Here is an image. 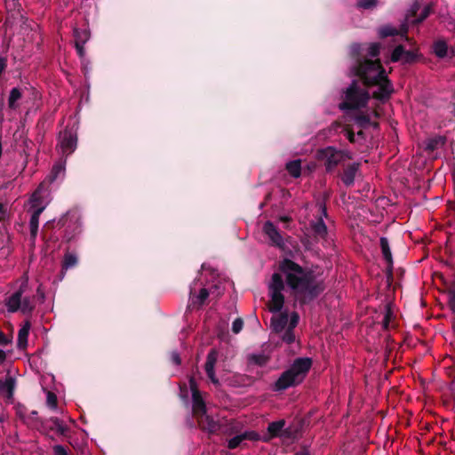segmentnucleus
<instances>
[{
    "instance_id": "1",
    "label": "nucleus",
    "mask_w": 455,
    "mask_h": 455,
    "mask_svg": "<svg viewBox=\"0 0 455 455\" xmlns=\"http://www.w3.org/2000/svg\"><path fill=\"white\" fill-rule=\"evenodd\" d=\"M280 273H274L268 283L269 309L274 313L271 317L272 330L283 341L291 343L295 339L293 329L299 323V316L296 312L288 314L281 312L284 303L283 291L285 284L291 290L296 300L306 303L318 296L324 289L323 280L315 272L303 267L289 259L279 263Z\"/></svg>"
},
{
    "instance_id": "2",
    "label": "nucleus",
    "mask_w": 455,
    "mask_h": 455,
    "mask_svg": "<svg viewBox=\"0 0 455 455\" xmlns=\"http://www.w3.org/2000/svg\"><path fill=\"white\" fill-rule=\"evenodd\" d=\"M354 73L363 80L364 85L376 88L372 95L378 100H387L394 92L393 85L379 60H364L354 68Z\"/></svg>"
},
{
    "instance_id": "3",
    "label": "nucleus",
    "mask_w": 455,
    "mask_h": 455,
    "mask_svg": "<svg viewBox=\"0 0 455 455\" xmlns=\"http://www.w3.org/2000/svg\"><path fill=\"white\" fill-rule=\"evenodd\" d=\"M189 387L192 394L193 414L196 418L199 426L209 432H215L218 429V423L207 413L206 405L194 378L189 379Z\"/></svg>"
},
{
    "instance_id": "4",
    "label": "nucleus",
    "mask_w": 455,
    "mask_h": 455,
    "mask_svg": "<svg viewBox=\"0 0 455 455\" xmlns=\"http://www.w3.org/2000/svg\"><path fill=\"white\" fill-rule=\"evenodd\" d=\"M311 367L309 358H298L275 382L276 390H284L300 383Z\"/></svg>"
},
{
    "instance_id": "5",
    "label": "nucleus",
    "mask_w": 455,
    "mask_h": 455,
    "mask_svg": "<svg viewBox=\"0 0 455 455\" xmlns=\"http://www.w3.org/2000/svg\"><path fill=\"white\" fill-rule=\"evenodd\" d=\"M369 100L370 94L367 90L357 81H353L345 92L344 101L339 104V108L360 109L366 106Z\"/></svg>"
},
{
    "instance_id": "6",
    "label": "nucleus",
    "mask_w": 455,
    "mask_h": 455,
    "mask_svg": "<svg viewBox=\"0 0 455 455\" xmlns=\"http://www.w3.org/2000/svg\"><path fill=\"white\" fill-rule=\"evenodd\" d=\"M315 157L319 161L324 162L326 170L330 172L346 159H351L352 156L348 151L339 150L333 147H326L324 148L318 149L315 154Z\"/></svg>"
},
{
    "instance_id": "7",
    "label": "nucleus",
    "mask_w": 455,
    "mask_h": 455,
    "mask_svg": "<svg viewBox=\"0 0 455 455\" xmlns=\"http://www.w3.org/2000/svg\"><path fill=\"white\" fill-rule=\"evenodd\" d=\"M77 146V126L76 124L69 128L60 132L58 137L57 150L62 156L67 157L71 155Z\"/></svg>"
},
{
    "instance_id": "8",
    "label": "nucleus",
    "mask_w": 455,
    "mask_h": 455,
    "mask_svg": "<svg viewBox=\"0 0 455 455\" xmlns=\"http://www.w3.org/2000/svg\"><path fill=\"white\" fill-rule=\"evenodd\" d=\"M6 307L11 313L20 310L23 314H28L34 309L35 304L30 297H22V288H20L7 299Z\"/></svg>"
},
{
    "instance_id": "9",
    "label": "nucleus",
    "mask_w": 455,
    "mask_h": 455,
    "mask_svg": "<svg viewBox=\"0 0 455 455\" xmlns=\"http://www.w3.org/2000/svg\"><path fill=\"white\" fill-rule=\"evenodd\" d=\"M315 209L319 216L316 220L311 221V228L315 235L323 238L327 235V227L323 222V218L327 216L326 209L323 204H316Z\"/></svg>"
},
{
    "instance_id": "10",
    "label": "nucleus",
    "mask_w": 455,
    "mask_h": 455,
    "mask_svg": "<svg viewBox=\"0 0 455 455\" xmlns=\"http://www.w3.org/2000/svg\"><path fill=\"white\" fill-rule=\"evenodd\" d=\"M262 231L272 245L279 248H283L284 246L283 237L278 228L271 221L264 223Z\"/></svg>"
},
{
    "instance_id": "11",
    "label": "nucleus",
    "mask_w": 455,
    "mask_h": 455,
    "mask_svg": "<svg viewBox=\"0 0 455 455\" xmlns=\"http://www.w3.org/2000/svg\"><path fill=\"white\" fill-rule=\"evenodd\" d=\"M259 439V435L255 431H245L228 440V447L229 449H235L245 440L257 441Z\"/></svg>"
},
{
    "instance_id": "12",
    "label": "nucleus",
    "mask_w": 455,
    "mask_h": 455,
    "mask_svg": "<svg viewBox=\"0 0 455 455\" xmlns=\"http://www.w3.org/2000/svg\"><path fill=\"white\" fill-rule=\"evenodd\" d=\"M415 58L414 53L411 51H405L403 46L399 45L395 48L392 52V61H403L405 63L411 62Z\"/></svg>"
},
{
    "instance_id": "13",
    "label": "nucleus",
    "mask_w": 455,
    "mask_h": 455,
    "mask_svg": "<svg viewBox=\"0 0 455 455\" xmlns=\"http://www.w3.org/2000/svg\"><path fill=\"white\" fill-rule=\"evenodd\" d=\"M66 172V158H61L60 161L55 163L51 173L47 177L49 182H54L59 179H63Z\"/></svg>"
},
{
    "instance_id": "14",
    "label": "nucleus",
    "mask_w": 455,
    "mask_h": 455,
    "mask_svg": "<svg viewBox=\"0 0 455 455\" xmlns=\"http://www.w3.org/2000/svg\"><path fill=\"white\" fill-rule=\"evenodd\" d=\"M216 361H217V353H216V351L212 350L207 355V360L205 363V371H206L209 379L214 384H218V382H219L215 376V373H214V365L216 363Z\"/></svg>"
},
{
    "instance_id": "15",
    "label": "nucleus",
    "mask_w": 455,
    "mask_h": 455,
    "mask_svg": "<svg viewBox=\"0 0 455 455\" xmlns=\"http://www.w3.org/2000/svg\"><path fill=\"white\" fill-rule=\"evenodd\" d=\"M44 206H40L39 208H37L36 211L33 212L32 216L30 218L29 228H30L31 240L33 242H35V240H36L37 231H38V227H39V217H40L41 213L44 212Z\"/></svg>"
},
{
    "instance_id": "16",
    "label": "nucleus",
    "mask_w": 455,
    "mask_h": 455,
    "mask_svg": "<svg viewBox=\"0 0 455 455\" xmlns=\"http://www.w3.org/2000/svg\"><path fill=\"white\" fill-rule=\"evenodd\" d=\"M30 331V323L27 321L18 332V347L24 349L28 346V337Z\"/></svg>"
},
{
    "instance_id": "17",
    "label": "nucleus",
    "mask_w": 455,
    "mask_h": 455,
    "mask_svg": "<svg viewBox=\"0 0 455 455\" xmlns=\"http://www.w3.org/2000/svg\"><path fill=\"white\" fill-rule=\"evenodd\" d=\"M359 164H353L349 165L345 171L342 175V181L347 186H351L354 184L355 175L358 172Z\"/></svg>"
},
{
    "instance_id": "18",
    "label": "nucleus",
    "mask_w": 455,
    "mask_h": 455,
    "mask_svg": "<svg viewBox=\"0 0 455 455\" xmlns=\"http://www.w3.org/2000/svg\"><path fill=\"white\" fill-rule=\"evenodd\" d=\"M380 248H381L383 258L385 259V260L387 261L388 266H392L393 265V257H392L388 240L386 237L380 238Z\"/></svg>"
},
{
    "instance_id": "19",
    "label": "nucleus",
    "mask_w": 455,
    "mask_h": 455,
    "mask_svg": "<svg viewBox=\"0 0 455 455\" xmlns=\"http://www.w3.org/2000/svg\"><path fill=\"white\" fill-rule=\"evenodd\" d=\"M445 140L442 136H435L426 141V149L434 151L444 145Z\"/></svg>"
},
{
    "instance_id": "20",
    "label": "nucleus",
    "mask_w": 455,
    "mask_h": 455,
    "mask_svg": "<svg viewBox=\"0 0 455 455\" xmlns=\"http://www.w3.org/2000/svg\"><path fill=\"white\" fill-rule=\"evenodd\" d=\"M286 169L292 177L299 178L301 172L300 160H294L287 163Z\"/></svg>"
},
{
    "instance_id": "21",
    "label": "nucleus",
    "mask_w": 455,
    "mask_h": 455,
    "mask_svg": "<svg viewBox=\"0 0 455 455\" xmlns=\"http://www.w3.org/2000/svg\"><path fill=\"white\" fill-rule=\"evenodd\" d=\"M41 189L42 188L40 187L38 189H36L33 195L31 196V198L29 200V204H30V207L36 211L37 208H39L40 206H44L45 207V204L43 203L42 201V196H41Z\"/></svg>"
},
{
    "instance_id": "22",
    "label": "nucleus",
    "mask_w": 455,
    "mask_h": 455,
    "mask_svg": "<svg viewBox=\"0 0 455 455\" xmlns=\"http://www.w3.org/2000/svg\"><path fill=\"white\" fill-rule=\"evenodd\" d=\"M21 91L19 88H13L12 89L9 99H8V104L11 108H16L18 106V101L21 98Z\"/></svg>"
},
{
    "instance_id": "23",
    "label": "nucleus",
    "mask_w": 455,
    "mask_h": 455,
    "mask_svg": "<svg viewBox=\"0 0 455 455\" xmlns=\"http://www.w3.org/2000/svg\"><path fill=\"white\" fill-rule=\"evenodd\" d=\"M49 422L57 429L58 433L61 435H66L68 432V427L64 425L63 421L59 418L53 417L49 419Z\"/></svg>"
},
{
    "instance_id": "24",
    "label": "nucleus",
    "mask_w": 455,
    "mask_h": 455,
    "mask_svg": "<svg viewBox=\"0 0 455 455\" xmlns=\"http://www.w3.org/2000/svg\"><path fill=\"white\" fill-rule=\"evenodd\" d=\"M372 116H378L377 112H372L370 115H360L355 117V122L359 127H365L370 124Z\"/></svg>"
},
{
    "instance_id": "25",
    "label": "nucleus",
    "mask_w": 455,
    "mask_h": 455,
    "mask_svg": "<svg viewBox=\"0 0 455 455\" xmlns=\"http://www.w3.org/2000/svg\"><path fill=\"white\" fill-rule=\"evenodd\" d=\"M284 425V420H277L271 422L267 427V431L272 436H276L281 432Z\"/></svg>"
},
{
    "instance_id": "26",
    "label": "nucleus",
    "mask_w": 455,
    "mask_h": 455,
    "mask_svg": "<svg viewBox=\"0 0 455 455\" xmlns=\"http://www.w3.org/2000/svg\"><path fill=\"white\" fill-rule=\"evenodd\" d=\"M14 387V380L12 378H8L4 381L0 382V392H6L9 396L12 395Z\"/></svg>"
},
{
    "instance_id": "27",
    "label": "nucleus",
    "mask_w": 455,
    "mask_h": 455,
    "mask_svg": "<svg viewBox=\"0 0 455 455\" xmlns=\"http://www.w3.org/2000/svg\"><path fill=\"white\" fill-rule=\"evenodd\" d=\"M74 36L76 42L84 44L90 37L89 32L86 29H75Z\"/></svg>"
},
{
    "instance_id": "28",
    "label": "nucleus",
    "mask_w": 455,
    "mask_h": 455,
    "mask_svg": "<svg viewBox=\"0 0 455 455\" xmlns=\"http://www.w3.org/2000/svg\"><path fill=\"white\" fill-rule=\"evenodd\" d=\"M434 52L436 56L443 58L447 54V45L444 42L439 41L434 44Z\"/></svg>"
},
{
    "instance_id": "29",
    "label": "nucleus",
    "mask_w": 455,
    "mask_h": 455,
    "mask_svg": "<svg viewBox=\"0 0 455 455\" xmlns=\"http://www.w3.org/2000/svg\"><path fill=\"white\" fill-rule=\"evenodd\" d=\"M77 263V258L74 254H67L64 258L63 261V268L68 269L74 266H76Z\"/></svg>"
},
{
    "instance_id": "30",
    "label": "nucleus",
    "mask_w": 455,
    "mask_h": 455,
    "mask_svg": "<svg viewBox=\"0 0 455 455\" xmlns=\"http://www.w3.org/2000/svg\"><path fill=\"white\" fill-rule=\"evenodd\" d=\"M379 34L381 37H387L396 34V30L390 26H384L379 28Z\"/></svg>"
},
{
    "instance_id": "31",
    "label": "nucleus",
    "mask_w": 455,
    "mask_h": 455,
    "mask_svg": "<svg viewBox=\"0 0 455 455\" xmlns=\"http://www.w3.org/2000/svg\"><path fill=\"white\" fill-rule=\"evenodd\" d=\"M380 46L377 43H372L368 48V56L371 58H376L379 56Z\"/></svg>"
},
{
    "instance_id": "32",
    "label": "nucleus",
    "mask_w": 455,
    "mask_h": 455,
    "mask_svg": "<svg viewBox=\"0 0 455 455\" xmlns=\"http://www.w3.org/2000/svg\"><path fill=\"white\" fill-rule=\"evenodd\" d=\"M430 13V6H425L424 9L422 10L421 13H420V16L415 20H412L411 18H408V20H410L411 22L412 23H419V22H421L422 20H424Z\"/></svg>"
},
{
    "instance_id": "33",
    "label": "nucleus",
    "mask_w": 455,
    "mask_h": 455,
    "mask_svg": "<svg viewBox=\"0 0 455 455\" xmlns=\"http://www.w3.org/2000/svg\"><path fill=\"white\" fill-rule=\"evenodd\" d=\"M357 5L363 9H371L377 5V0H359Z\"/></svg>"
},
{
    "instance_id": "34",
    "label": "nucleus",
    "mask_w": 455,
    "mask_h": 455,
    "mask_svg": "<svg viewBox=\"0 0 455 455\" xmlns=\"http://www.w3.org/2000/svg\"><path fill=\"white\" fill-rule=\"evenodd\" d=\"M46 403H47V405L51 409L56 410V408H57V396L55 395V394H53L52 392H48L47 393Z\"/></svg>"
},
{
    "instance_id": "35",
    "label": "nucleus",
    "mask_w": 455,
    "mask_h": 455,
    "mask_svg": "<svg viewBox=\"0 0 455 455\" xmlns=\"http://www.w3.org/2000/svg\"><path fill=\"white\" fill-rule=\"evenodd\" d=\"M209 292L205 288H202L199 294L196 296V302L199 306L203 305L205 299L208 298Z\"/></svg>"
},
{
    "instance_id": "36",
    "label": "nucleus",
    "mask_w": 455,
    "mask_h": 455,
    "mask_svg": "<svg viewBox=\"0 0 455 455\" xmlns=\"http://www.w3.org/2000/svg\"><path fill=\"white\" fill-rule=\"evenodd\" d=\"M267 357L262 355H252L251 356V362L255 363L259 365H263L267 363Z\"/></svg>"
},
{
    "instance_id": "37",
    "label": "nucleus",
    "mask_w": 455,
    "mask_h": 455,
    "mask_svg": "<svg viewBox=\"0 0 455 455\" xmlns=\"http://www.w3.org/2000/svg\"><path fill=\"white\" fill-rule=\"evenodd\" d=\"M52 451L54 455H70L68 449L60 444L54 445Z\"/></svg>"
},
{
    "instance_id": "38",
    "label": "nucleus",
    "mask_w": 455,
    "mask_h": 455,
    "mask_svg": "<svg viewBox=\"0 0 455 455\" xmlns=\"http://www.w3.org/2000/svg\"><path fill=\"white\" fill-rule=\"evenodd\" d=\"M243 326V322L241 318H236L232 323V331L234 333H239Z\"/></svg>"
},
{
    "instance_id": "39",
    "label": "nucleus",
    "mask_w": 455,
    "mask_h": 455,
    "mask_svg": "<svg viewBox=\"0 0 455 455\" xmlns=\"http://www.w3.org/2000/svg\"><path fill=\"white\" fill-rule=\"evenodd\" d=\"M391 315H392V313H391L390 309L388 307H387L385 310V315H384V319H383V325L385 328L388 327Z\"/></svg>"
},
{
    "instance_id": "40",
    "label": "nucleus",
    "mask_w": 455,
    "mask_h": 455,
    "mask_svg": "<svg viewBox=\"0 0 455 455\" xmlns=\"http://www.w3.org/2000/svg\"><path fill=\"white\" fill-rule=\"evenodd\" d=\"M448 296L450 307L455 312V291H450Z\"/></svg>"
},
{
    "instance_id": "41",
    "label": "nucleus",
    "mask_w": 455,
    "mask_h": 455,
    "mask_svg": "<svg viewBox=\"0 0 455 455\" xmlns=\"http://www.w3.org/2000/svg\"><path fill=\"white\" fill-rule=\"evenodd\" d=\"M7 218V211L3 204H0V220H4Z\"/></svg>"
},
{
    "instance_id": "42",
    "label": "nucleus",
    "mask_w": 455,
    "mask_h": 455,
    "mask_svg": "<svg viewBox=\"0 0 455 455\" xmlns=\"http://www.w3.org/2000/svg\"><path fill=\"white\" fill-rule=\"evenodd\" d=\"M11 342V339H8L3 332L0 331V345L7 346Z\"/></svg>"
},
{
    "instance_id": "43",
    "label": "nucleus",
    "mask_w": 455,
    "mask_h": 455,
    "mask_svg": "<svg viewBox=\"0 0 455 455\" xmlns=\"http://www.w3.org/2000/svg\"><path fill=\"white\" fill-rule=\"evenodd\" d=\"M171 359L172 363H175L176 365H179L180 363V357L177 352L172 353Z\"/></svg>"
},
{
    "instance_id": "44",
    "label": "nucleus",
    "mask_w": 455,
    "mask_h": 455,
    "mask_svg": "<svg viewBox=\"0 0 455 455\" xmlns=\"http://www.w3.org/2000/svg\"><path fill=\"white\" fill-rule=\"evenodd\" d=\"M180 398L183 399V400H188V390L186 387H180Z\"/></svg>"
},
{
    "instance_id": "45",
    "label": "nucleus",
    "mask_w": 455,
    "mask_h": 455,
    "mask_svg": "<svg viewBox=\"0 0 455 455\" xmlns=\"http://www.w3.org/2000/svg\"><path fill=\"white\" fill-rule=\"evenodd\" d=\"M76 48L78 54L82 57L84 55V44L76 42Z\"/></svg>"
},
{
    "instance_id": "46",
    "label": "nucleus",
    "mask_w": 455,
    "mask_h": 455,
    "mask_svg": "<svg viewBox=\"0 0 455 455\" xmlns=\"http://www.w3.org/2000/svg\"><path fill=\"white\" fill-rule=\"evenodd\" d=\"M351 51L354 54H358L359 52H360V45L359 44H354L352 47H351Z\"/></svg>"
},
{
    "instance_id": "47",
    "label": "nucleus",
    "mask_w": 455,
    "mask_h": 455,
    "mask_svg": "<svg viewBox=\"0 0 455 455\" xmlns=\"http://www.w3.org/2000/svg\"><path fill=\"white\" fill-rule=\"evenodd\" d=\"M6 358V354L4 350L0 349V363H3Z\"/></svg>"
},
{
    "instance_id": "48",
    "label": "nucleus",
    "mask_w": 455,
    "mask_h": 455,
    "mask_svg": "<svg viewBox=\"0 0 455 455\" xmlns=\"http://www.w3.org/2000/svg\"><path fill=\"white\" fill-rule=\"evenodd\" d=\"M347 136L350 141H354V134L352 132H347Z\"/></svg>"
},
{
    "instance_id": "49",
    "label": "nucleus",
    "mask_w": 455,
    "mask_h": 455,
    "mask_svg": "<svg viewBox=\"0 0 455 455\" xmlns=\"http://www.w3.org/2000/svg\"><path fill=\"white\" fill-rule=\"evenodd\" d=\"M295 455H309V453L307 451L302 450V451L297 452Z\"/></svg>"
},
{
    "instance_id": "50",
    "label": "nucleus",
    "mask_w": 455,
    "mask_h": 455,
    "mask_svg": "<svg viewBox=\"0 0 455 455\" xmlns=\"http://www.w3.org/2000/svg\"><path fill=\"white\" fill-rule=\"evenodd\" d=\"M418 9H419V5H418V4H415V5H413V6H412L411 11H412V12H415V11H416V10H418Z\"/></svg>"
},
{
    "instance_id": "51",
    "label": "nucleus",
    "mask_w": 455,
    "mask_h": 455,
    "mask_svg": "<svg viewBox=\"0 0 455 455\" xmlns=\"http://www.w3.org/2000/svg\"><path fill=\"white\" fill-rule=\"evenodd\" d=\"M281 220H283V221H288V220H289V218H288V217H281Z\"/></svg>"
},
{
    "instance_id": "52",
    "label": "nucleus",
    "mask_w": 455,
    "mask_h": 455,
    "mask_svg": "<svg viewBox=\"0 0 455 455\" xmlns=\"http://www.w3.org/2000/svg\"><path fill=\"white\" fill-rule=\"evenodd\" d=\"M338 127H339V124H333L334 129H337Z\"/></svg>"
},
{
    "instance_id": "53",
    "label": "nucleus",
    "mask_w": 455,
    "mask_h": 455,
    "mask_svg": "<svg viewBox=\"0 0 455 455\" xmlns=\"http://www.w3.org/2000/svg\"><path fill=\"white\" fill-rule=\"evenodd\" d=\"M190 296H193V288H190Z\"/></svg>"
},
{
    "instance_id": "54",
    "label": "nucleus",
    "mask_w": 455,
    "mask_h": 455,
    "mask_svg": "<svg viewBox=\"0 0 455 455\" xmlns=\"http://www.w3.org/2000/svg\"><path fill=\"white\" fill-rule=\"evenodd\" d=\"M37 292L40 293L41 292V289L40 287L37 288Z\"/></svg>"
}]
</instances>
